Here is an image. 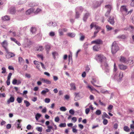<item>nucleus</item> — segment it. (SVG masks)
Listing matches in <instances>:
<instances>
[{
    "mask_svg": "<svg viewBox=\"0 0 134 134\" xmlns=\"http://www.w3.org/2000/svg\"><path fill=\"white\" fill-rule=\"evenodd\" d=\"M80 14L77 12L76 11V14L75 15V18H78L79 17Z\"/></svg>",
    "mask_w": 134,
    "mask_h": 134,
    "instance_id": "obj_49",
    "label": "nucleus"
},
{
    "mask_svg": "<svg viewBox=\"0 0 134 134\" xmlns=\"http://www.w3.org/2000/svg\"><path fill=\"white\" fill-rule=\"evenodd\" d=\"M101 113V112L100 110H97L96 112V115H99Z\"/></svg>",
    "mask_w": 134,
    "mask_h": 134,
    "instance_id": "obj_44",
    "label": "nucleus"
},
{
    "mask_svg": "<svg viewBox=\"0 0 134 134\" xmlns=\"http://www.w3.org/2000/svg\"><path fill=\"white\" fill-rule=\"evenodd\" d=\"M69 113L73 115L74 114L75 112L73 110L71 109L69 110Z\"/></svg>",
    "mask_w": 134,
    "mask_h": 134,
    "instance_id": "obj_46",
    "label": "nucleus"
},
{
    "mask_svg": "<svg viewBox=\"0 0 134 134\" xmlns=\"http://www.w3.org/2000/svg\"><path fill=\"white\" fill-rule=\"evenodd\" d=\"M17 80L16 79H14L13 80L12 82V83L13 85H16L17 84Z\"/></svg>",
    "mask_w": 134,
    "mask_h": 134,
    "instance_id": "obj_50",
    "label": "nucleus"
},
{
    "mask_svg": "<svg viewBox=\"0 0 134 134\" xmlns=\"http://www.w3.org/2000/svg\"><path fill=\"white\" fill-rule=\"evenodd\" d=\"M102 119L103 120V124L104 125H107L108 123V120L104 119V116H102Z\"/></svg>",
    "mask_w": 134,
    "mask_h": 134,
    "instance_id": "obj_22",
    "label": "nucleus"
},
{
    "mask_svg": "<svg viewBox=\"0 0 134 134\" xmlns=\"http://www.w3.org/2000/svg\"><path fill=\"white\" fill-rule=\"evenodd\" d=\"M7 53L6 55V57L7 58H10L13 57L15 56L14 54L12 52H9L8 50Z\"/></svg>",
    "mask_w": 134,
    "mask_h": 134,
    "instance_id": "obj_9",
    "label": "nucleus"
},
{
    "mask_svg": "<svg viewBox=\"0 0 134 134\" xmlns=\"http://www.w3.org/2000/svg\"><path fill=\"white\" fill-rule=\"evenodd\" d=\"M110 11H110V10H107L105 14V16H108L109 15Z\"/></svg>",
    "mask_w": 134,
    "mask_h": 134,
    "instance_id": "obj_54",
    "label": "nucleus"
},
{
    "mask_svg": "<svg viewBox=\"0 0 134 134\" xmlns=\"http://www.w3.org/2000/svg\"><path fill=\"white\" fill-rule=\"evenodd\" d=\"M77 119L76 117H74L72 118V121H73L74 122H75L77 121Z\"/></svg>",
    "mask_w": 134,
    "mask_h": 134,
    "instance_id": "obj_53",
    "label": "nucleus"
},
{
    "mask_svg": "<svg viewBox=\"0 0 134 134\" xmlns=\"http://www.w3.org/2000/svg\"><path fill=\"white\" fill-rule=\"evenodd\" d=\"M60 119L59 117L57 116L55 118V121L57 122H58L59 121Z\"/></svg>",
    "mask_w": 134,
    "mask_h": 134,
    "instance_id": "obj_58",
    "label": "nucleus"
},
{
    "mask_svg": "<svg viewBox=\"0 0 134 134\" xmlns=\"http://www.w3.org/2000/svg\"><path fill=\"white\" fill-rule=\"evenodd\" d=\"M59 33L60 36H62L63 35V30L62 29H60L59 30Z\"/></svg>",
    "mask_w": 134,
    "mask_h": 134,
    "instance_id": "obj_45",
    "label": "nucleus"
},
{
    "mask_svg": "<svg viewBox=\"0 0 134 134\" xmlns=\"http://www.w3.org/2000/svg\"><path fill=\"white\" fill-rule=\"evenodd\" d=\"M119 49L118 45L115 41L114 42L112 45L111 52L113 54H115Z\"/></svg>",
    "mask_w": 134,
    "mask_h": 134,
    "instance_id": "obj_1",
    "label": "nucleus"
},
{
    "mask_svg": "<svg viewBox=\"0 0 134 134\" xmlns=\"http://www.w3.org/2000/svg\"><path fill=\"white\" fill-rule=\"evenodd\" d=\"M17 121L18 123H16V124H17V128L18 129H20L21 128V126L20 125V122L21 121V120H18Z\"/></svg>",
    "mask_w": 134,
    "mask_h": 134,
    "instance_id": "obj_32",
    "label": "nucleus"
},
{
    "mask_svg": "<svg viewBox=\"0 0 134 134\" xmlns=\"http://www.w3.org/2000/svg\"><path fill=\"white\" fill-rule=\"evenodd\" d=\"M24 103L25 104L26 107H29L30 104V103L26 100H24Z\"/></svg>",
    "mask_w": 134,
    "mask_h": 134,
    "instance_id": "obj_39",
    "label": "nucleus"
},
{
    "mask_svg": "<svg viewBox=\"0 0 134 134\" xmlns=\"http://www.w3.org/2000/svg\"><path fill=\"white\" fill-rule=\"evenodd\" d=\"M50 99L49 98H46L45 99V102L47 103H48L50 102Z\"/></svg>",
    "mask_w": 134,
    "mask_h": 134,
    "instance_id": "obj_55",
    "label": "nucleus"
},
{
    "mask_svg": "<svg viewBox=\"0 0 134 134\" xmlns=\"http://www.w3.org/2000/svg\"><path fill=\"white\" fill-rule=\"evenodd\" d=\"M106 27L108 31L111 30L113 29L110 26L108 25H107L106 26Z\"/></svg>",
    "mask_w": 134,
    "mask_h": 134,
    "instance_id": "obj_42",
    "label": "nucleus"
},
{
    "mask_svg": "<svg viewBox=\"0 0 134 134\" xmlns=\"http://www.w3.org/2000/svg\"><path fill=\"white\" fill-rule=\"evenodd\" d=\"M2 18L4 21L8 20L10 19L9 16H5L4 17H2Z\"/></svg>",
    "mask_w": 134,
    "mask_h": 134,
    "instance_id": "obj_24",
    "label": "nucleus"
},
{
    "mask_svg": "<svg viewBox=\"0 0 134 134\" xmlns=\"http://www.w3.org/2000/svg\"><path fill=\"white\" fill-rule=\"evenodd\" d=\"M90 111V109L89 108H87L85 110V112L86 114H88Z\"/></svg>",
    "mask_w": 134,
    "mask_h": 134,
    "instance_id": "obj_52",
    "label": "nucleus"
},
{
    "mask_svg": "<svg viewBox=\"0 0 134 134\" xmlns=\"http://www.w3.org/2000/svg\"><path fill=\"white\" fill-rule=\"evenodd\" d=\"M124 131L127 132H129L130 130L129 127L127 126H125L124 127Z\"/></svg>",
    "mask_w": 134,
    "mask_h": 134,
    "instance_id": "obj_33",
    "label": "nucleus"
},
{
    "mask_svg": "<svg viewBox=\"0 0 134 134\" xmlns=\"http://www.w3.org/2000/svg\"><path fill=\"white\" fill-rule=\"evenodd\" d=\"M120 10L123 14L125 15L129 14H130L132 12V10H131L128 12L127 9L126 8V6L124 5L122 6L121 7Z\"/></svg>",
    "mask_w": 134,
    "mask_h": 134,
    "instance_id": "obj_2",
    "label": "nucleus"
},
{
    "mask_svg": "<svg viewBox=\"0 0 134 134\" xmlns=\"http://www.w3.org/2000/svg\"><path fill=\"white\" fill-rule=\"evenodd\" d=\"M49 91V90L47 88H45V90H43L41 92V94L43 95L45 94L46 93L48 92Z\"/></svg>",
    "mask_w": 134,
    "mask_h": 134,
    "instance_id": "obj_21",
    "label": "nucleus"
},
{
    "mask_svg": "<svg viewBox=\"0 0 134 134\" xmlns=\"http://www.w3.org/2000/svg\"><path fill=\"white\" fill-rule=\"evenodd\" d=\"M99 31V30L95 31L94 32V35L93 37H92V38H94L96 36V34L98 33Z\"/></svg>",
    "mask_w": 134,
    "mask_h": 134,
    "instance_id": "obj_60",
    "label": "nucleus"
},
{
    "mask_svg": "<svg viewBox=\"0 0 134 134\" xmlns=\"http://www.w3.org/2000/svg\"><path fill=\"white\" fill-rule=\"evenodd\" d=\"M35 10V9L34 8H31L26 11V14L27 15H29L32 13L34 12Z\"/></svg>",
    "mask_w": 134,
    "mask_h": 134,
    "instance_id": "obj_11",
    "label": "nucleus"
},
{
    "mask_svg": "<svg viewBox=\"0 0 134 134\" xmlns=\"http://www.w3.org/2000/svg\"><path fill=\"white\" fill-rule=\"evenodd\" d=\"M41 115L39 113H37L35 115V118L37 120H38L39 118L41 117Z\"/></svg>",
    "mask_w": 134,
    "mask_h": 134,
    "instance_id": "obj_28",
    "label": "nucleus"
},
{
    "mask_svg": "<svg viewBox=\"0 0 134 134\" xmlns=\"http://www.w3.org/2000/svg\"><path fill=\"white\" fill-rule=\"evenodd\" d=\"M41 10V9L39 8H37L36 10L34 12L35 14H37Z\"/></svg>",
    "mask_w": 134,
    "mask_h": 134,
    "instance_id": "obj_47",
    "label": "nucleus"
},
{
    "mask_svg": "<svg viewBox=\"0 0 134 134\" xmlns=\"http://www.w3.org/2000/svg\"><path fill=\"white\" fill-rule=\"evenodd\" d=\"M105 7L107 9V10L111 11L112 7L111 5H106L105 6Z\"/></svg>",
    "mask_w": 134,
    "mask_h": 134,
    "instance_id": "obj_30",
    "label": "nucleus"
},
{
    "mask_svg": "<svg viewBox=\"0 0 134 134\" xmlns=\"http://www.w3.org/2000/svg\"><path fill=\"white\" fill-rule=\"evenodd\" d=\"M41 81H43L44 83H46L47 84H51V82L50 81L46 79H41Z\"/></svg>",
    "mask_w": 134,
    "mask_h": 134,
    "instance_id": "obj_14",
    "label": "nucleus"
},
{
    "mask_svg": "<svg viewBox=\"0 0 134 134\" xmlns=\"http://www.w3.org/2000/svg\"><path fill=\"white\" fill-rule=\"evenodd\" d=\"M90 70V68L88 66H86L85 68V70L87 72H88L89 70Z\"/></svg>",
    "mask_w": 134,
    "mask_h": 134,
    "instance_id": "obj_57",
    "label": "nucleus"
},
{
    "mask_svg": "<svg viewBox=\"0 0 134 134\" xmlns=\"http://www.w3.org/2000/svg\"><path fill=\"white\" fill-rule=\"evenodd\" d=\"M118 125L117 123H115L114 124V128L115 129H116L118 127Z\"/></svg>",
    "mask_w": 134,
    "mask_h": 134,
    "instance_id": "obj_62",
    "label": "nucleus"
},
{
    "mask_svg": "<svg viewBox=\"0 0 134 134\" xmlns=\"http://www.w3.org/2000/svg\"><path fill=\"white\" fill-rule=\"evenodd\" d=\"M120 69L122 70H125L127 69V67L126 65H124L122 64L119 65Z\"/></svg>",
    "mask_w": 134,
    "mask_h": 134,
    "instance_id": "obj_17",
    "label": "nucleus"
},
{
    "mask_svg": "<svg viewBox=\"0 0 134 134\" xmlns=\"http://www.w3.org/2000/svg\"><path fill=\"white\" fill-rule=\"evenodd\" d=\"M70 86L71 87L70 90H76V88L75 86V84L74 83H71L70 84Z\"/></svg>",
    "mask_w": 134,
    "mask_h": 134,
    "instance_id": "obj_13",
    "label": "nucleus"
},
{
    "mask_svg": "<svg viewBox=\"0 0 134 134\" xmlns=\"http://www.w3.org/2000/svg\"><path fill=\"white\" fill-rule=\"evenodd\" d=\"M96 57L101 62H105L106 60V58L101 54H97L96 55Z\"/></svg>",
    "mask_w": 134,
    "mask_h": 134,
    "instance_id": "obj_3",
    "label": "nucleus"
},
{
    "mask_svg": "<svg viewBox=\"0 0 134 134\" xmlns=\"http://www.w3.org/2000/svg\"><path fill=\"white\" fill-rule=\"evenodd\" d=\"M19 62L20 64L23 63L24 62V60L21 57H19L18 58Z\"/></svg>",
    "mask_w": 134,
    "mask_h": 134,
    "instance_id": "obj_31",
    "label": "nucleus"
},
{
    "mask_svg": "<svg viewBox=\"0 0 134 134\" xmlns=\"http://www.w3.org/2000/svg\"><path fill=\"white\" fill-rule=\"evenodd\" d=\"M2 47L5 49L7 52H8V49L7 47L8 45L7 42L6 41L4 40L1 43Z\"/></svg>",
    "mask_w": 134,
    "mask_h": 134,
    "instance_id": "obj_6",
    "label": "nucleus"
},
{
    "mask_svg": "<svg viewBox=\"0 0 134 134\" xmlns=\"http://www.w3.org/2000/svg\"><path fill=\"white\" fill-rule=\"evenodd\" d=\"M10 13L12 14H14L15 12V8L11 7L10 10Z\"/></svg>",
    "mask_w": 134,
    "mask_h": 134,
    "instance_id": "obj_19",
    "label": "nucleus"
},
{
    "mask_svg": "<svg viewBox=\"0 0 134 134\" xmlns=\"http://www.w3.org/2000/svg\"><path fill=\"white\" fill-rule=\"evenodd\" d=\"M41 62H40L38 61L35 60L34 61V64L37 65H38V64H40Z\"/></svg>",
    "mask_w": 134,
    "mask_h": 134,
    "instance_id": "obj_56",
    "label": "nucleus"
},
{
    "mask_svg": "<svg viewBox=\"0 0 134 134\" xmlns=\"http://www.w3.org/2000/svg\"><path fill=\"white\" fill-rule=\"evenodd\" d=\"M114 19V18L113 16H110L108 19V21L110 24L114 25L115 23Z\"/></svg>",
    "mask_w": 134,
    "mask_h": 134,
    "instance_id": "obj_8",
    "label": "nucleus"
},
{
    "mask_svg": "<svg viewBox=\"0 0 134 134\" xmlns=\"http://www.w3.org/2000/svg\"><path fill=\"white\" fill-rule=\"evenodd\" d=\"M100 46L99 45H96L93 47V49L94 51H99L100 50Z\"/></svg>",
    "mask_w": 134,
    "mask_h": 134,
    "instance_id": "obj_12",
    "label": "nucleus"
},
{
    "mask_svg": "<svg viewBox=\"0 0 134 134\" xmlns=\"http://www.w3.org/2000/svg\"><path fill=\"white\" fill-rule=\"evenodd\" d=\"M113 108V106L111 105H109L108 108V109L109 112H111V110Z\"/></svg>",
    "mask_w": 134,
    "mask_h": 134,
    "instance_id": "obj_35",
    "label": "nucleus"
},
{
    "mask_svg": "<svg viewBox=\"0 0 134 134\" xmlns=\"http://www.w3.org/2000/svg\"><path fill=\"white\" fill-rule=\"evenodd\" d=\"M123 72H120V74L119 75L120 79H121L123 77Z\"/></svg>",
    "mask_w": 134,
    "mask_h": 134,
    "instance_id": "obj_51",
    "label": "nucleus"
},
{
    "mask_svg": "<svg viewBox=\"0 0 134 134\" xmlns=\"http://www.w3.org/2000/svg\"><path fill=\"white\" fill-rule=\"evenodd\" d=\"M72 131L74 133H77V130L75 128H73L72 129Z\"/></svg>",
    "mask_w": 134,
    "mask_h": 134,
    "instance_id": "obj_61",
    "label": "nucleus"
},
{
    "mask_svg": "<svg viewBox=\"0 0 134 134\" xmlns=\"http://www.w3.org/2000/svg\"><path fill=\"white\" fill-rule=\"evenodd\" d=\"M91 82L92 84L96 87H101L100 86H98L95 85V83L99 84V81L98 79L96 78H93L92 80L91 81Z\"/></svg>",
    "mask_w": 134,
    "mask_h": 134,
    "instance_id": "obj_4",
    "label": "nucleus"
},
{
    "mask_svg": "<svg viewBox=\"0 0 134 134\" xmlns=\"http://www.w3.org/2000/svg\"><path fill=\"white\" fill-rule=\"evenodd\" d=\"M79 35L80 36V40L81 41H83L85 38V36L83 35L82 33H80Z\"/></svg>",
    "mask_w": 134,
    "mask_h": 134,
    "instance_id": "obj_26",
    "label": "nucleus"
},
{
    "mask_svg": "<svg viewBox=\"0 0 134 134\" xmlns=\"http://www.w3.org/2000/svg\"><path fill=\"white\" fill-rule=\"evenodd\" d=\"M12 74L11 73H10L7 77V80L6 81L7 85L9 86L10 84V80Z\"/></svg>",
    "mask_w": 134,
    "mask_h": 134,
    "instance_id": "obj_10",
    "label": "nucleus"
},
{
    "mask_svg": "<svg viewBox=\"0 0 134 134\" xmlns=\"http://www.w3.org/2000/svg\"><path fill=\"white\" fill-rule=\"evenodd\" d=\"M126 59L125 58L122 56H121L120 59V62L123 63H125L126 62Z\"/></svg>",
    "mask_w": 134,
    "mask_h": 134,
    "instance_id": "obj_23",
    "label": "nucleus"
},
{
    "mask_svg": "<svg viewBox=\"0 0 134 134\" xmlns=\"http://www.w3.org/2000/svg\"><path fill=\"white\" fill-rule=\"evenodd\" d=\"M52 55L54 59H55L56 56L58 55V53L56 52H54L52 53Z\"/></svg>",
    "mask_w": 134,
    "mask_h": 134,
    "instance_id": "obj_27",
    "label": "nucleus"
},
{
    "mask_svg": "<svg viewBox=\"0 0 134 134\" xmlns=\"http://www.w3.org/2000/svg\"><path fill=\"white\" fill-rule=\"evenodd\" d=\"M131 1L130 5L132 7H133L134 6V0H131Z\"/></svg>",
    "mask_w": 134,
    "mask_h": 134,
    "instance_id": "obj_64",
    "label": "nucleus"
},
{
    "mask_svg": "<svg viewBox=\"0 0 134 134\" xmlns=\"http://www.w3.org/2000/svg\"><path fill=\"white\" fill-rule=\"evenodd\" d=\"M132 122V124L130 125V128L131 129H134V121L133 120Z\"/></svg>",
    "mask_w": 134,
    "mask_h": 134,
    "instance_id": "obj_48",
    "label": "nucleus"
},
{
    "mask_svg": "<svg viewBox=\"0 0 134 134\" xmlns=\"http://www.w3.org/2000/svg\"><path fill=\"white\" fill-rule=\"evenodd\" d=\"M103 43V41L99 39H96L91 42V43L92 44H96L97 45H98L102 44Z\"/></svg>",
    "mask_w": 134,
    "mask_h": 134,
    "instance_id": "obj_5",
    "label": "nucleus"
},
{
    "mask_svg": "<svg viewBox=\"0 0 134 134\" xmlns=\"http://www.w3.org/2000/svg\"><path fill=\"white\" fill-rule=\"evenodd\" d=\"M36 31V28L35 27H32L31 29V32L32 33H34Z\"/></svg>",
    "mask_w": 134,
    "mask_h": 134,
    "instance_id": "obj_40",
    "label": "nucleus"
},
{
    "mask_svg": "<svg viewBox=\"0 0 134 134\" xmlns=\"http://www.w3.org/2000/svg\"><path fill=\"white\" fill-rule=\"evenodd\" d=\"M74 94L75 96V97L74 98V100L75 101H76L79 100L80 98V92H75L74 93Z\"/></svg>",
    "mask_w": 134,
    "mask_h": 134,
    "instance_id": "obj_7",
    "label": "nucleus"
},
{
    "mask_svg": "<svg viewBox=\"0 0 134 134\" xmlns=\"http://www.w3.org/2000/svg\"><path fill=\"white\" fill-rule=\"evenodd\" d=\"M83 10V8L82 7H77L76 8V11L77 12L79 13H81Z\"/></svg>",
    "mask_w": 134,
    "mask_h": 134,
    "instance_id": "obj_18",
    "label": "nucleus"
},
{
    "mask_svg": "<svg viewBox=\"0 0 134 134\" xmlns=\"http://www.w3.org/2000/svg\"><path fill=\"white\" fill-rule=\"evenodd\" d=\"M60 110L61 111H64L66 110L67 109L65 107H62L60 108Z\"/></svg>",
    "mask_w": 134,
    "mask_h": 134,
    "instance_id": "obj_38",
    "label": "nucleus"
},
{
    "mask_svg": "<svg viewBox=\"0 0 134 134\" xmlns=\"http://www.w3.org/2000/svg\"><path fill=\"white\" fill-rule=\"evenodd\" d=\"M43 49V47L41 46H37L36 48V50L37 51H42Z\"/></svg>",
    "mask_w": 134,
    "mask_h": 134,
    "instance_id": "obj_20",
    "label": "nucleus"
},
{
    "mask_svg": "<svg viewBox=\"0 0 134 134\" xmlns=\"http://www.w3.org/2000/svg\"><path fill=\"white\" fill-rule=\"evenodd\" d=\"M45 48L46 50L48 51L51 48V46L49 45H47L45 46Z\"/></svg>",
    "mask_w": 134,
    "mask_h": 134,
    "instance_id": "obj_41",
    "label": "nucleus"
},
{
    "mask_svg": "<svg viewBox=\"0 0 134 134\" xmlns=\"http://www.w3.org/2000/svg\"><path fill=\"white\" fill-rule=\"evenodd\" d=\"M59 126L60 127H65L66 126V124L65 123H62L60 124Z\"/></svg>",
    "mask_w": 134,
    "mask_h": 134,
    "instance_id": "obj_37",
    "label": "nucleus"
},
{
    "mask_svg": "<svg viewBox=\"0 0 134 134\" xmlns=\"http://www.w3.org/2000/svg\"><path fill=\"white\" fill-rule=\"evenodd\" d=\"M90 15V14L88 12L86 13L84 15L83 17V20L85 21L87 19L88 17Z\"/></svg>",
    "mask_w": 134,
    "mask_h": 134,
    "instance_id": "obj_15",
    "label": "nucleus"
},
{
    "mask_svg": "<svg viewBox=\"0 0 134 134\" xmlns=\"http://www.w3.org/2000/svg\"><path fill=\"white\" fill-rule=\"evenodd\" d=\"M2 73L3 74L5 73L6 72V69L4 67L2 68Z\"/></svg>",
    "mask_w": 134,
    "mask_h": 134,
    "instance_id": "obj_59",
    "label": "nucleus"
},
{
    "mask_svg": "<svg viewBox=\"0 0 134 134\" xmlns=\"http://www.w3.org/2000/svg\"><path fill=\"white\" fill-rule=\"evenodd\" d=\"M48 128V129L46 130V131L47 132H49L51 131V130L52 129L53 127L52 126H47Z\"/></svg>",
    "mask_w": 134,
    "mask_h": 134,
    "instance_id": "obj_29",
    "label": "nucleus"
},
{
    "mask_svg": "<svg viewBox=\"0 0 134 134\" xmlns=\"http://www.w3.org/2000/svg\"><path fill=\"white\" fill-rule=\"evenodd\" d=\"M42 127H37L36 128V129L38 131L40 132H41L42 130Z\"/></svg>",
    "mask_w": 134,
    "mask_h": 134,
    "instance_id": "obj_43",
    "label": "nucleus"
},
{
    "mask_svg": "<svg viewBox=\"0 0 134 134\" xmlns=\"http://www.w3.org/2000/svg\"><path fill=\"white\" fill-rule=\"evenodd\" d=\"M23 99L21 97H18L16 99V100L19 103H20L22 102Z\"/></svg>",
    "mask_w": 134,
    "mask_h": 134,
    "instance_id": "obj_36",
    "label": "nucleus"
},
{
    "mask_svg": "<svg viewBox=\"0 0 134 134\" xmlns=\"http://www.w3.org/2000/svg\"><path fill=\"white\" fill-rule=\"evenodd\" d=\"M37 100V98L36 97H34L32 98V101L33 102H35Z\"/></svg>",
    "mask_w": 134,
    "mask_h": 134,
    "instance_id": "obj_63",
    "label": "nucleus"
},
{
    "mask_svg": "<svg viewBox=\"0 0 134 134\" xmlns=\"http://www.w3.org/2000/svg\"><path fill=\"white\" fill-rule=\"evenodd\" d=\"M14 100V97L11 96L9 99L7 101V104H9L10 102H13Z\"/></svg>",
    "mask_w": 134,
    "mask_h": 134,
    "instance_id": "obj_16",
    "label": "nucleus"
},
{
    "mask_svg": "<svg viewBox=\"0 0 134 134\" xmlns=\"http://www.w3.org/2000/svg\"><path fill=\"white\" fill-rule=\"evenodd\" d=\"M102 116H104V118H106L109 119H110V117L105 112H104L103 114V115Z\"/></svg>",
    "mask_w": 134,
    "mask_h": 134,
    "instance_id": "obj_34",
    "label": "nucleus"
},
{
    "mask_svg": "<svg viewBox=\"0 0 134 134\" xmlns=\"http://www.w3.org/2000/svg\"><path fill=\"white\" fill-rule=\"evenodd\" d=\"M67 36L71 37H74L75 36V35L73 33H68L67 34Z\"/></svg>",
    "mask_w": 134,
    "mask_h": 134,
    "instance_id": "obj_25",
    "label": "nucleus"
}]
</instances>
